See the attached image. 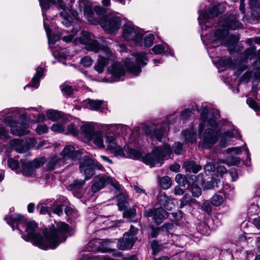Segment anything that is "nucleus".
Instances as JSON below:
<instances>
[{
	"label": "nucleus",
	"instance_id": "32",
	"mask_svg": "<svg viewBox=\"0 0 260 260\" xmlns=\"http://www.w3.org/2000/svg\"><path fill=\"white\" fill-rule=\"evenodd\" d=\"M127 149L125 150V151L126 153V156L131 157L134 159H139L142 160V157H143V155L142 153L139 151L138 149H136L132 147H126Z\"/></svg>",
	"mask_w": 260,
	"mask_h": 260
},
{
	"label": "nucleus",
	"instance_id": "46",
	"mask_svg": "<svg viewBox=\"0 0 260 260\" xmlns=\"http://www.w3.org/2000/svg\"><path fill=\"white\" fill-rule=\"evenodd\" d=\"M51 129L57 133H63L66 131V127L64 125L59 123L53 124L51 126Z\"/></svg>",
	"mask_w": 260,
	"mask_h": 260
},
{
	"label": "nucleus",
	"instance_id": "5",
	"mask_svg": "<svg viewBox=\"0 0 260 260\" xmlns=\"http://www.w3.org/2000/svg\"><path fill=\"white\" fill-rule=\"evenodd\" d=\"M19 113L17 109H5L0 112V120L6 115L13 113V115L6 116L4 122L5 125L10 128L11 133L14 136H22L29 133V123L27 120L28 114L23 113L17 116L16 114ZM10 138L8 131L5 127L2 126L0 124V145L3 144V142L7 141Z\"/></svg>",
	"mask_w": 260,
	"mask_h": 260
},
{
	"label": "nucleus",
	"instance_id": "25",
	"mask_svg": "<svg viewBox=\"0 0 260 260\" xmlns=\"http://www.w3.org/2000/svg\"><path fill=\"white\" fill-rule=\"evenodd\" d=\"M102 240L99 239H94L89 242L88 246L91 249L89 250L92 251H101L103 253L110 251V249L104 248L101 245Z\"/></svg>",
	"mask_w": 260,
	"mask_h": 260
},
{
	"label": "nucleus",
	"instance_id": "13",
	"mask_svg": "<svg viewBox=\"0 0 260 260\" xmlns=\"http://www.w3.org/2000/svg\"><path fill=\"white\" fill-rule=\"evenodd\" d=\"M142 32L132 24H127L123 26L122 37L126 41H134L136 44L142 45Z\"/></svg>",
	"mask_w": 260,
	"mask_h": 260
},
{
	"label": "nucleus",
	"instance_id": "10",
	"mask_svg": "<svg viewBox=\"0 0 260 260\" xmlns=\"http://www.w3.org/2000/svg\"><path fill=\"white\" fill-rule=\"evenodd\" d=\"M81 152V156L80 159H82L80 162V169L81 173H84L85 176V180L90 179L94 174V170H104L103 167L97 161L91 159L87 155H84L82 157L83 152Z\"/></svg>",
	"mask_w": 260,
	"mask_h": 260
},
{
	"label": "nucleus",
	"instance_id": "21",
	"mask_svg": "<svg viewBox=\"0 0 260 260\" xmlns=\"http://www.w3.org/2000/svg\"><path fill=\"white\" fill-rule=\"evenodd\" d=\"M208 110L207 108H204L201 114V118L202 122L199 125V136L201 138H202V132L204 128H211V126L208 123L209 121L213 119H208Z\"/></svg>",
	"mask_w": 260,
	"mask_h": 260
},
{
	"label": "nucleus",
	"instance_id": "37",
	"mask_svg": "<svg viewBox=\"0 0 260 260\" xmlns=\"http://www.w3.org/2000/svg\"><path fill=\"white\" fill-rule=\"evenodd\" d=\"M159 185L163 189H167L169 188L172 184L171 180L168 176H165L160 179Z\"/></svg>",
	"mask_w": 260,
	"mask_h": 260
},
{
	"label": "nucleus",
	"instance_id": "9",
	"mask_svg": "<svg viewBox=\"0 0 260 260\" xmlns=\"http://www.w3.org/2000/svg\"><path fill=\"white\" fill-rule=\"evenodd\" d=\"M81 154L82 152L80 150H75V147H64L60 153L62 158L61 159L57 156L50 158L47 164V168L49 170H53L58 165L60 166L61 162H63L62 159L71 158L73 160H78L81 158Z\"/></svg>",
	"mask_w": 260,
	"mask_h": 260
},
{
	"label": "nucleus",
	"instance_id": "22",
	"mask_svg": "<svg viewBox=\"0 0 260 260\" xmlns=\"http://www.w3.org/2000/svg\"><path fill=\"white\" fill-rule=\"evenodd\" d=\"M182 136L185 142L184 144L188 145L194 144L196 141L197 134L193 128L183 131Z\"/></svg>",
	"mask_w": 260,
	"mask_h": 260
},
{
	"label": "nucleus",
	"instance_id": "14",
	"mask_svg": "<svg viewBox=\"0 0 260 260\" xmlns=\"http://www.w3.org/2000/svg\"><path fill=\"white\" fill-rule=\"evenodd\" d=\"M167 125L165 123L159 124L158 123H153L150 125L143 126L147 135L152 140L160 142L167 129Z\"/></svg>",
	"mask_w": 260,
	"mask_h": 260
},
{
	"label": "nucleus",
	"instance_id": "54",
	"mask_svg": "<svg viewBox=\"0 0 260 260\" xmlns=\"http://www.w3.org/2000/svg\"><path fill=\"white\" fill-rule=\"evenodd\" d=\"M48 127L44 124L38 125L36 129V132L39 135L46 133L48 132Z\"/></svg>",
	"mask_w": 260,
	"mask_h": 260
},
{
	"label": "nucleus",
	"instance_id": "47",
	"mask_svg": "<svg viewBox=\"0 0 260 260\" xmlns=\"http://www.w3.org/2000/svg\"><path fill=\"white\" fill-rule=\"evenodd\" d=\"M247 104L249 106L255 110L258 111L260 110V107L257 104L256 102L251 98H249L246 101Z\"/></svg>",
	"mask_w": 260,
	"mask_h": 260
},
{
	"label": "nucleus",
	"instance_id": "41",
	"mask_svg": "<svg viewBox=\"0 0 260 260\" xmlns=\"http://www.w3.org/2000/svg\"><path fill=\"white\" fill-rule=\"evenodd\" d=\"M64 134H71L74 136L78 135L79 134L78 127L75 124H71L68 126L67 128H66Z\"/></svg>",
	"mask_w": 260,
	"mask_h": 260
},
{
	"label": "nucleus",
	"instance_id": "53",
	"mask_svg": "<svg viewBox=\"0 0 260 260\" xmlns=\"http://www.w3.org/2000/svg\"><path fill=\"white\" fill-rule=\"evenodd\" d=\"M8 165L12 170H16L19 166L18 161L13 158H9L8 160Z\"/></svg>",
	"mask_w": 260,
	"mask_h": 260
},
{
	"label": "nucleus",
	"instance_id": "62",
	"mask_svg": "<svg viewBox=\"0 0 260 260\" xmlns=\"http://www.w3.org/2000/svg\"><path fill=\"white\" fill-rule=\"evenodd\" d=\"M193 164V161H187L184 164V167L186 171L192 172Z\"/></svg>",
	"mask_w": 260,
	"mask_h": 260
},
{
	"label": "nucleus",
	"instance_id": "7",
	"mask_svg": "<svg viewBox=\"0 0 260 260\" xmlns=\"http://www.w3.org/2000/svg\"><path fill=\"white\" fill-rule=\"evenodd\" d=\"M85 49L88 51L99 53L94 69L99 74L103 73L106 66L116 59L115 53L109 47L100 45L96 40L88 41L85 45Z\"/></svg>",
	"mask_w": 260,
	"mask_h": 260
},
{
	"label": "nucleus",
	"instance_id": "17",
	"mask_svg": "<svg viewBox=\"0 0 260 260\" xmlns=\"http://www.w3.org/2000/svg\"><path fill=\"white\" fill-rule=\"evenodd\" d=\"M46 161L44 157L34 159L33 161L21 160V164L22 168V173L25 176H29L37 169L43 166Z\"/></svg>",
	"mask_w": 260,
	"mask_h": 260
},
{
	"label": "nucleus",
	"instance_id": "57",
	"mask_svg": "<svg viewBox=\"0 0 260 260\" xmlns=\"http://www.w3.org/2000/svg\"><path fill=\"white\" fill-rule=\"evenodd\" d=\"M136 214V209L134 208H131L126 210L123 212V216L124 217L131 218L134 217Z\"/></svg>",
	"mask_w": 260,
	"mask_h": 260
},
{
	"label": "nucleus",
	"instance_id": "33",
	"mask_svg": "<svg viewBox=\"0 0 260 260\" xmlns=\"http://www.w3.org/2000/svg\"><path fill=\"white\" fill-rule=\"evenodd\" d=\"M225 159H219L215 162L216 168L215 170L219 176H222L224 174L228 173V170L223 165L226 164Z\"/></svg>",
	"mask_w": 260,
	"mask_h": 260
},
{
	"label": "nucleus",
	"instance_id": "35",
	"mask_svg": "<svg viewBox=\"0 0 260 260\" xmlns=\"http://www.w3.org/2000/svg\"><path fill=\"white\" fill-rule=\"evenodd\" d=\"M154 39V37L153 34H149L144 37H142V44L140 45L141 46H144L146 47H150L153 44V41Z\"/></svg>",
	"mask_w": 260,
	"mask_h": 260
},
{
	"label": "nucleus",
	"instance_id": "6",
	"mask_svg": "<svg viewBox=\"0 0 260 260\" xmlns=\"http://www.w3.org/2000/svg\"><path fill=\"white\" fill-rule=\"evenodd\" d=\"M134 56L136 64L127 58L123 62H115L108 67L103 81L112 83L119 80L125 75L126 69H127L131 74L138 75L141 72V67L146 65L148 58L143 53H136Z\"/></svg>",
	"mask_w": 260,
	"mask_h": 260
},
{
	"label": "nucleus",
	"instance_id": "3",
	"mask_svg": "<svg viewBox=\"0 0 260 260\" xmlns=\"http://www.w3.org/2000/svg\"><path fill=\"white\" fill-rule=\"evenodd\" d=\"M219 25L224 29L217 30L211 38H209L208 35L205 34L203 36V33L201 34L202 40L205 44L208 53L211 57H213L212 55V49L221 44L227 46L229 52L232 53L236 43L239 41V37L237 35H229L228 29L235 30L242 27V24L237 20V17L235 15L220 20Z\"/></svg>",
	"mask_w": 260,
	"mask_h": 260
},
{
	"label": "nucleus",
	"instance_id": "19",
	"mask_svg": "<svg viewBox=\"0 0 260 260\" xmlns=\"http://www.w3.org/2000/svg\"><path fill=\"white\" fill-rule=\"evenodd\" d=\"M42 11L43 18H47L46 11L48 10L51 5H55L59 10L66 8V4L63 0H38Z\"/></svg>",
	"mask_w": 260,
	"mask_h": 260
},
{
	"label": "nucleus",
	"instance_id": "59",
	"mask_svg": "<svg viewBox=\"0 0 260 260\" xmlns=\"http://www.w3.org/2000/svg\"><path fill=\"white\" fill-rule=\"evenodd\" d=\"M191 114V111L189 109H186L181 112V117L183 120H186L190 116Z\"/></svg>",
	"mask_w": 260,
	"mask_h": 260
},
{
	"label": "nucleus",
	"instance_id": "42",
	"mask_svg": "<svg viewBox=\"0 0 260 260\" xmlns=\"http://www.w3.org/2000/svg\"><path fill=\"white\" fill-rule=\"evenodd\" d=\"M231 60L228 57H220L218 58L216 61V64L217 67H224L229 65Z\"/></svg>",
	"mask_w": 260,
	"mask_h": 260
},
{
	"label": "nucleus",
	"instance_id": "18",
	"mask_svg": "<svg viewBox=\"0 0 260 260\" xmlns=\"http://www.w3.org/2000/svg\"><path fill=\"white\" fill-rule=\"evenodd\" d=\"M162 147H156L152 153L147 154L142 157V161L146 165L154 167L165 157Z\"/></svg>",
	"mask_w": 260,
	"mask_h": 260
},
{
	"label": "nucleus",
	"instance_id": "58",
	"mask_svg": "<svg viewBox=\"0 0 260 260\" xmlns=\"http://www.w3.org/2000/svg\"><path fill=\"white\" fill-rule=\"evenodd\" d=\"M215 169V166L212 162H208L204 167L205 171L208 174L213 172Z\"/></svg>",
	"mask_w": 260,
	"mask_h": 260
},
{
	"label": "nucleus",
	"instance_id": "8",
	"mask_svg": "<svg viewBox=\"0 0 260 260\" xmlns=\"http://www.w3.org/2000/svg\"><path fill=\"white\" fill-rule=\"evenodd\" d=\"M225 10V7L223 4H218L210 8L208 11L200 13L198 20L202 31L206 30L207 28L210 27V25L208 23H210L214 17L224 12Z\"/></svg>",
	"mask_w": 260,
	"mask_h": 260
},
{
	"label": "nucleus",
	"instance_id": "11",
	"mask_svg": "<svg viewBox=\"0 0 260 260\" xmlns=\"http://www.w3.org/2000/svg\"><path fill=\"white\" fill-rule=\"evenodd\" d=\"M101 25L106 32L114 34L117 32L121 25V20L120 17L116 14H111L103 16Z\"/></svg>",
	"mask_w": 260,
	"mask_h": 260
},
{
	"label": "nucleus",
	"instance_id": "29",
	"mask_svg": "<svg viewBox=\"0 0 260 260\" xmlns=\"http://www.w3.org/2000/svg\"><path fill=\"white\" fill-rule=\"evenodd\" d=\"M152 50L155 54H160L165 52L167 54L173 55L171 48L167 44L156 45L152 48Z\"/></svg>",
	"mask_w": 260,
	"mask_h": 260
},
{
	"label": "nucleus",
	"instance_id": "52",
	"mask_svg": "<svg viewBox=\"0 0 260 260\" xmlns=\"http://www.w3.org/2000/svg\"><path fill=\"white\" fill-rule=\"evenodd\" d=\"M29 147H12L11 151H15L19 153H26V155L30 154Z\"/></svg>",
	"mask_w": 260,
	"mask_h": 260
},
{
	"label": "nucleus",
	"instance_id": "55",
	"mask_svg": "<svg viewBox=\"0 0 260 260\" xmlns=\"http://www.w3.org/2000/svg\"><path fill=\"white\" fill-rule=\"evenodd\" d=\"M61 88L63 93L67 95H70L72 94L73 89L71 86L63 84L61 86Z\"/></svg>",
	"mask_w": 260,
	"mask_h": 260
},
{
	"label": "nucleus",
	"instance_id": "50",
	"mask_svg": "<svg viewBox=\"0 0 260 260\" xmlns=\"http://www.w3.org/2000/svg\"><path fill=\"white\" fill-rule=\"evenodd\" d=\"M191 190L192 196L194 197H198L201 194V188L195 184H192L191 186Z\"/></svg>",
	"mask_w": 260,
	"mask_h": 260
},
{
	"label": "nucleus",
	"instance_id": "28",
	"mask_svg": "<svg viewBox=\"0 0 260 260\" xmlns=\"http://www.w3.org/2000/svg\"><path fill=\"white\" fill-rule=\"evenodd\" d=\"M44 75V69L41 67H39L37 69L36 73L32 78L31 82L26 86H31L35 88L39 87L40 84V79Z\"/></svg>",
	"mask_w": 260,
	"mask_h": 260
},
{
	"label": "nucleus",
	"instance_id": "31",
	"mask_svg": "<svg viewBox=\"0 0 260 260\" xmlns=\"http://www.w3.org/2000/svg\"><path fill=\"white\" fill-rule=\"evenodd\" d=\"M46 19L47 18H44V26L48 37V42L49 44H54L59 40V37L58 35H52L51 34V30L49 27V25L46 21Z\"/></svg>",
	"mask_w": 260,
	"mask_h": 260
},
{
	"label": "nucleus",
	"instance_id": "39",
	"mask_svg": "<svg viewBox=\"0 0 260 260\" xmlns=\"http://www.w3.org/2000/svg\"><path fill=\"white\" fill-rule=\"evenodd\" d=\"M92 39L90 37V35L89 32L83 31L82 33V37L79 39V42L81 44H85L86 45L87 42L89 40H91ZM75 41L78 43V39H76Z\"/></svg>",
	"mask_w": 260,
	"mask_h": 260
},
{
	"label": "nucleus",
	"instance_id": "64",
	"mask_svg": "<svg viewBox=\"0 0 260 260\" xmlns=\"http://www.w3.org/2000/svg\"><path fill=\"white\" fill-rule=\"evenodd\" d=\"M233 181H235L238 179V173L235 169H232L229 172Z\"/></svg>",
	"mask_w": 260,
	"mask_h": 260
},
{
	"label": "nucleus",
	"instance_id": "40",
	"mask_svg": "<svg viewBox=\"0 0 260 260\" xmlns=\"http://www.w3.org/2000/svg\"><path fill=\"white\" fill-rule=\"evenodd\" d=\"M46 115L47 117L53 121H55L58 120L60 117V114L58 112L52 110H48L46 112Z\"/></svg>",
	"mask_w": 260,
	"mask_h": 260
},
{
	"label": "nucleus",
	"instance_id": "44",
	"mask_svg": "<svg viewBox=\"0 0 260 260\" xmlns=\"http://www.w3.org/2000/svg\"><path fill=\"white\" fill-rule=\"evenodd\" d=\"M223 202L222 197L219 194H215L211 199L212 204L215 206H220Z\"/></svg>",
	"mask_w": 260,
	"mask_h": 260
},
{
	"label": "nucleus",
	"instance_id": "27",
	"mask_svg": "<svg viewBox=\"0 0 260 260\" xmlns=\"http://www.w3.org/2000/svg\"><path fill=\"white\" fill-rule=\"evenodd\" d=\"M195 178V175H191L187 177L184 175L178 174L176 176L175 180L180 185L185 186L186 185H190L192 183Z\"/></svg>",
	"mask_w": 260,
	"mask_h": 260
},
{
	"label": "nucleus",
	"instance_id": "2",
	"mask_svg": "<svg viewBox=\"0 0 260 260\" xmlns=\"http://www.w3.org/2000/svg\"><path fill=\"white\" fill-rule=\"evenodd\" d=\"M5 220L12 227L13 230L15 227L21 233V227L24 228L26 236L23 237L26 241H32L35 245L42 249H54L59 244L64 241L66 237L64 234L69 232V225L64 222H60L56 224V227L52 225L49 231L44 232V237L36 233L38 228L34 221L28 220L21 214L18 213L11 214L5 217Z\"/></svg>",
	"mask_w": 260,
	"mask_h": 260
},
{
	"label": "nucleus",
	"instance_id": "51",
	"mask_svg": "<svg viewBox=\"0 0 260 260\" xmlns=\"http://www.w3.org/2000/svg\"><path fill=\"white\" fill-rule=\"evenodd\" d=\"M85 181L82 180H76L71 184L72 189H79L84 184Z\"/></svg>",
	"mask_w": 260,
	"mask_h": 260
},
{
	"label": "nucleus",
	"instance_id": "4",
	"mask_svg": "<svg viewBox=\"0 0 260 260\" xmlns=\"http://www.w3.org/2000/svg\"><path fill=\"white\" fill-rule=\"evenodd\" d=\"M211 128H207L203 134L202 138L206 144L213 145L219 142L221 146L234 145L235 140L240 138L239 131L229 121L223 123L220 128L215 119H212L208 123Z\"/></svg>",
	"mask_w": 260,
	"mask_h": 260
},
{
	"label": "nucleus",
	"instance_id": "38",
	"mask_svg": "<svg viewBox=\"0 0 260 260\" xmlns=\"http://www.w3.org/2000/svg\"><path fill=\"white\" fill-rule=\"evenodd\" d=\"M253 73L254 76L256 78H258L260 77V69H255L251 72H247L245 73L242 77V80L244 82H248L249 79L251 78L252 76V74Z\"/></svg>",
	"mask_w": 260,
	"mask_h": 260
},
{
	"label": "nucleus",
	"instance_id": "49",
	"mask_svg": "<svg viewBox=\"0 0 260 260\" xmlns=\"http://www.w3.org/2000/svg\"><path fill=\"white\" fill-rule=\"evenodd\" d=\"M151 246L154 255L156 254L161 249V245L155 240L152 241Z\"/></svg>",
	"mask_w": 260,
	"mask_h": 260
},
{
	"label": "nucleus",
	"instance_id": "60",
	"mask_svg": "<svg viewBox=\"0 0 260 260\" xmlns=\"http://www.w3.org/2000/svg\"><path fill=\"white\" fill-rule=\"evenodd\" d=\"M241 150L239 147H231L227 150L228 153L231 155L238 154L241 152Z\"/></svg>",
	"mask_w": 260,
	"mask_h": 260
},
{
	"label": "nucleus",
	"instance_id": "36",
	"mask_svg": "<svg viewBox=\"0 0 260 260\" xmlns=\"http://www.w3.org/2000/svg\"><path fill=\"white\" fill-rule=\"evenodd\" d=\"M59 14V16L61 17L63 19L61 20V22L63 24H64L67 27H69L71 25V22L70 18V16L68 13L66 11V8L64 10H61Z\"/></svg>",
	"mask_w": 260,
	"mask_h": 260
},
{
	"label": "nucleus",
	"instance_id": "61",
	"mask_svg": "<svg viewBox=\"0 0 260 260\" xmlns=\"http://www.w3.org/2000/svg\"><path fill=\"white\" fill-rule=\"evenodd\" d=\"M190 198L189 196L185 194L181 200V207H183L188 204H189Z\"/></svg>",
	"mask_w": 260,
	"mask_h": 260
},
{
	"label": "nucleus",
	"instance_id": "45",
	"mask_svg": "<svg viewBox=\"0 0 260 260\" xmlns=\"http://www.w3.org/2000/svg\"><path fill=\"white\" fill-rule=\"evenodd\" d=\"M225 159L226 164L229 166L238 165L241 162V159L238 157L232 156L231 158H227Z\"/></svg>",
	"mask_w": 260,
	"mask_h": 260
},
{
	"label": "nucleus",
	"instance_id": "63",
	"mask_svg": "<svg viewBox=\"0 0 260 260\" xmlns=\"http://www.w3.org/2000/svg\"><path fill=\"white\" fill-rule=\"evenodd\" d=\"M202 209L208 213L211 212V208L208 202H204L202 206Z\"/></svg>",
	"mask_w": 260,
	"mask_h": 260
},
{
	"label": "nucleus",
	"instance_id": "43",
	"mask_svg": "<svg viewBox=\"0 0 260 260\" xmlns=\"http://www.w3.org/2000/svg\"><path fill=\"white\" fill-rule=\"evenodd\" d=\"M93 62V60L89 56H86L82 57L80 61L81 66L85 68H88L91 66Z\"/></svg>",
	"mask_w": 260,
	"mask_h": 260
},
{
	"label": "nucleus",
	"instance_id": "1",
	"mask_svg": "<svg viewBox=\"0 0 260 260\" xmlns=\"http://www.w3.org/2000/svg\"><path fill=\"white\" fill-rule=\"evenodd\" d=\"M102 131L95 132V123L84 122L80 127L82 135L96 146H128L140 144V127L122 124H105Z\"/></svg>",
	"mask_w": 260,
	"mask_h": 260
},
{
	"label": "nucleus",
	"instance_id": "15",
	"mask_svg": "<svg viewBox=\"0 0 260 260\" xmlns=\"http://www.w3.org/2000/svg\"><path fill=\"white\" fill-rule=\"evenodd\" d=\"M138 229L131 225L129 232L125 233L122 239H120L117 243L118 249L124 250L130 249L137 240L136 234Z\"/></svg>",
	"mask_w": 260,
	"mask_h": 260
},
{
	"label": "nucleus",
	"instance_id": "34",
	"mask_svg": "<svg viewBox=\"0 0 260 260\" xmlns=\"http://www.w3.org/2000/svg\"><path fill=\"white\" fill-rule=\"evenodd\" d=\"M108 152L113 154L116 157H122L125 156V154L122 147H108Z\"/></svg>",
	"mask_w": 260,
	"mask_h": 260
},
{
	"label": "nucleus",
	"instance_id": "20",
	"mask_svg": "<svg viewBox=\"0 0 260 260\" xmlns=\"http://www.w3.org/2000/svg\"><path fill=\"white\" fill-rule=\"evenodd\" d=\"M37 144L36 140L30 137L25 140L15 138L10 141V146H34Z\"/></svg>",
	"mask_w": 260,
	"mask_h": 260
},
{
	"label": "nucleus",
	"instance_id": "12",
	"mask_svg": "<svg viewBox=\"0 0 260 260\" xmlns=\"http://www.w3.org/2000/svg\"><path fill=\"white\" fill-rule=\"evenodd\" d=\"M79 8L81 11L82 8H84V16L87 21L92 24H96L98 23V20L96 19V15H100L105 12L104 8L101 6H97L94 8V10L92 9L90 5L87 3L86 0H79Z\"/></svg>",
	"mask_w": 260,
	"mask_h": 260
},
{
	"label": "nucleus",
	"instance_id": "24",
	"mask_svg": "<svg viewBox=\"0 0 260 260\" xmlns=\"http://www.w3.org/2000/svg\"><path fill=\"white\" fill-rule=\"evenodd\" d=\"M158 202L160 206L168 210H171L175 207L173 200L164 193L160 194L158 197Z\"/></svg>",
	"mask_w": 260,
	"mask_h": 260
},
{
	"label": "nucleus",
	"instance_id": "23",
	"mask_svg": "<svg viewBox=\"0 0 260 260\" xmlns=\"http://www.w3.org/2000/svg\"><path fill=\"white\" fill-rule=\"evenodd\" d=\"M67 199L64 197H60L53 202V206L51 207L53 213L60 216L63 213L62 206H66Z\"/></svg>",
	"mask_w": 260,
	"mask_h": 260
},
{
	"label": "nucleus",
	"instance_id": "16",
	"mask_svg": "<svg viewBox=\"0 0 260 260\" xmlns=\"http://www.w3.org/2000/svg\"><path fill=\"white\" fill-rule=\"evenodd\" d=\"M110 183L117 190H121V186L118 182L114 181L111 177L106 175L100 176L93 180L91 189L93 192H96Z\"/></svg>",
	"mask_w": 260,
	"mask_h": 260
},
{
	"label": "nucleus",
	"instance_id": "30",
	"mask_svg": "<svg viewBox=\"0 0 260 260\" xmlns=\"http://www.w3.org/2000/svg\"><path fill=\"white\" fill-rule=\"evenodd\" d=\"M155 215H154V221L157 224L161 222L162 219H166L168 217V212L162 208L155 209Z\"/></svg>",
	"mask_w": 260,
	"mask_h": 260
},
{
	"label": "nucleus",
	"instance_id": "48",
	"mask_svg": "<svg viewBox=\"0 0 260 260\" xmlns=\"http://www.w3.org/2000/svg\"><path fill=\"white\" fill-rule=\"evenodd\" d=\"M219 182L218 180L214 178H212L210 182V186H207L206 184L207 183H203V187L205 189H210L217 187L218 186V183Z\"/></svg>",
	"mask_w": 260,
	"mask_h": 260
},
{
	"label": "nucleus",
	"instance_id": "26",
	"mask_svg": "<svg viewBox=\"0 0 260 260\" xmlns=\"http://www.w3.org/2000/svg\"><path fill=\"white\" fill-rule=\"evenodd\" d=\"M104 102L101 100H94L87 99L83 102V104L86 108L92 110H98L103 108Z\"/></svg>",
	"mask_w": 260,
	"mask_h": 260
},
{
	"label": "nucleus",
	"instance_id": "56",
	"mask_svg": "<svg viewBox=\"0 0 260 260\" xmlns=\"http://www.w3.org/2000/svg\"><path fill=\"white\" fill-rule=\"evenodd\" d=\"M32 116L34 117L31 120L34 121L35 122H41L46 120V117L43 113H39L37 114V117H36V114H33Z\"/></svg>",
	"mask_w": 260,
	"mask_h": 260
}]
</instances>
